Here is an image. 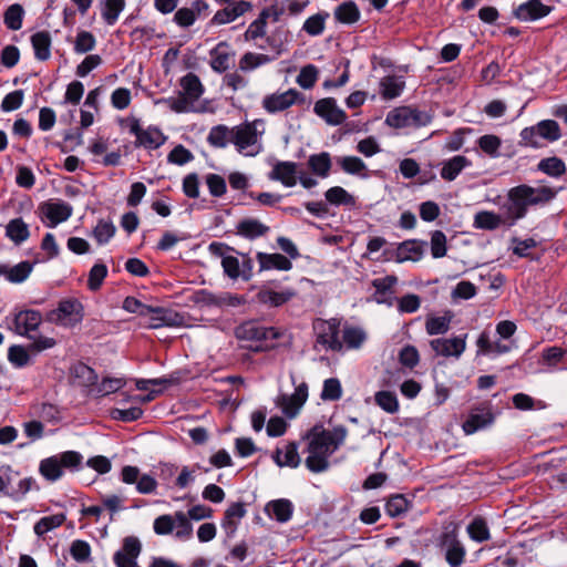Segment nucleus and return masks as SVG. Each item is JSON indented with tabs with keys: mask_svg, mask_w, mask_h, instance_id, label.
Returning a JSON list of instances; mask_svg holds the SVG:
<instances>
[{
	"mask_svg": "<svg viewBox=\"0 0 567 567\" xmlns=\"http://www.w3.org/2000/svg\"><path fill=\"white\" fill-rule=\"evenodd\" d=\"M347 429L343 425L326 430L321 425H315L306 435L308 440L305 464L312 473H322L330 466L329 457L342 445L347 437Z\"/></svg>",
	"mask_w": 567,
	"mask_h": 567,
	"instance_id": "1",
	"label": "nucleus"
},
{
	"mask_svg": "<svg viewBox=\"0 0 567 567\" xmlns=\"http://www.w3.org/2000/svg\"><path fill=\"white\" fill-rule=\"evenodd\" d=\"M556 193L547 186L532 187L522 184L511 188L507 193V200L503 205L508 226L524 218L528 212V207L545 205L549 203Z\"/></svg>",
	"mask_w": 567,
	"mask_h": 567,
	"instance_id": "2",
	"label": "nucleus"
},
{
	"mask_svg": "<svg viewBox=\"0 0 567 567\" xmlns=\"http://www.w3.org/2000/svg\"><path fill=\"white\" fill-rule=\"evenodd\" d=\"M179 85L182 91L176 97L165 100L168 107L175 113H187L194 110V104L204 93V86L195 73L184 75Z\"/></svg>",
	"mask_w": 567,
	"mask_h": 567,
	"instance_id": "3",
	"label": "nucleus"
},
{
	"mask_svg": "<svg viewBox=\"0 0 567 567\" xmlns=\"http://www.w3.org/2000/svg\"><path fill=\"white\" fill-rule=\"evenodd\" d=\"M83 456L75 451H66L43 458L39 464V473L49 482H55L63 476V470H76Z\"/></svg>",
	"mask_w": 567,
	"mask_h": 567,
	"instance_id": "4",
	"label": "nucleus"
},
{
	"mask_svg": "<svg viewBox=\"0 0 567 567\" xmlns=\"http://www.w3.org/2000/svg\"><path fill=\"white\" fill-rule=\"evenodd\" d=\"M235 334L240 340L264 341L265 346L255 348L256 351H262L275 348V341L282 336V332L274 327H265L259 321L250 320L238 326Z\"/></svg>",
	"mask_w": 567,
	"mask_h": 567,
	"instance_id": "5",
	"label": "nucleus"
},
{
	"mask_svg": "<svg viewBox=\"0 0 567 567\" xmlns=\"http://www.w3.org/2000/svg\"><path fill=\"white\" fill-rule=\"evenodd\" d=\"M316 346H321L324 350L340 352L343 343L339 339L340 322L337 319L322 320L315 322Z\"/></svg>",
	"mask_w": 567,
	"mask_h": 567,
	"instance_id": "6",
	"label": "nucleus"
},
{
	"mask_svg": "<svg viewBox=\"0 0 567 567\" xmlns=\"http://www.w3.org/2000/svg\"><path fill=\"white\" fill-rule=\"evenodd\" d=\"M429 120L425 113L409 106H402L389 112L385 123L391 127L403 128L425 125Z\"/></svg>",
	"mask_w": 567,
	"mask_h": 567,
	"instance_id": "7",
	"label": "nucleus"
},
{
	"mask_svg": "<svg viewBox=\"0 0 567 567\" xmlns=\"http://www.w3.org/2000/svg\"><path fill=\"white\" fill-rule=\"evenodd\" d=\"M495 416L489 402H483L473 406L464 421L462 427L465 434L470 435L484 430L494 423Z\"/></svg>",
	"mask_w": 567,
	"mask_h": 567,
	"instance_id": "8",
	"label": "nucleus"
},
{
	"mask_svg": "<svg viewBox=\"0 0 567 567\" xmlns=\"http://www.w3.org/2000/svg\"><path fill=\"white\" fill-rule=\"evenodd\" d=\"M128 127L130 133L136 137V146H142L147 150H156L166 141V136L158 127L148 126L147 128H142L140 121L135 117L130 118Z\"/></svg>",
	"mask_w": 567,
	"mask_h": 567,
	"instance_id": "9",
	"label": "nucleus"
},
{
	"mask_svg": "<svg viewBox=\"0 0 567 567\" xmlns=\"http://www.w3.org/2000/svg\"><path fill=\"white\" fill-rule=\"evenodd\" d=\"M440 548L451 567H461L465 560L466 549L458 540L455 530L444 532L440 536Z\"/></svg>",
	"mask_w": 567,
	"mask_h": 567,
	"instance_id": "10",
	"label": "nucleus"
},
{
	"mask_svg": "<svg viewBox=\"0 0 567 567\" xmlns=\"http://www.w3.org/2000/svg\"><path fill=\"white\" fill-rule=\"evenodd\" d=\"M278 286L275 281H268L262 285L256 295V300L265 306L280 307L290 301L297 291L293 288L277 289Z\"/></svg>",
	"mask_w": 567,
	"mask_h": 567,
	"instance_id": "11",
	"label": "nucleus"
},
{
	"mask_svg": "<svg viewBox=\"0 0 567 567\" xmlns=\"http://www.w3.org/2000/svg\"><path fill=\"white\" fill-rule=\"evenodd\" d=\"M52 315L59 324L72 328L83 320L84 307L76 299H64L59 302Z\"/></svg>",
	"mask_w": 567,
	"mask_h": 567,
	"instance_id": "12",
	"label": "nucleus"
},
{
	"mask_svg": "<svg viewBox=\"0 0 567 567\" xmlns=\"http://www.w3.org/2000/svg\"><path fill=\"white\" fill-rule=\"evenodd\" d=\"M308 399V384L306 382H301L295 389V392L291 395L280 394L276 399V404L282 411V413L289 417H295L302 405L306 403Z\"/></svg>",
	"mask_w": 567,
	"mask_h": 567,
	"instance_id": "13",
	"label": "nucleus"
},
{
	"mask_svg": "<svg viewBox=\"0 0 567 567\" xmlns=\"http://www.w3.org/2000/svg\"><path fill=\"white\" fill-rule=\"evenodd\" d=\"M298 102H303L302 94L295 89H289L282 93L267 95L262 101V106L268 113H277Z\"/></svg>",
	"mask_w": 567,
	"mask_h": 567,
	"instance_id": "14",
	"label": "nucleus"
},
{
	"mask_svg": "<svg viewBox=\"0 0 567 567\" xmlns=\"http://www.w3.org/2000/svg\"><path fill=\"white\" fill-rule=\"evenodd\" d=\"M42 323V315L38 310H20L13 316L12 330L19 334L32 338L29 333L35 331Z\"/></svg>",
	"mask_w": 567,
	"mask_h": 567,
	"instance_id": "15",
	"label": "nucleus"
},
{
	"mask_svg": "<svg viewBox=\"0 0 567 567\" xmlns=\"http://www.w3.org/2000/svg\"><path fill=\"white\" fill-rule=\"evenodd\" d=\"M142 545L134 536L125 537L120 550L114 554L113 560L116 567H138L137 557L141 554Z\"/></svg>",
	"mask_w": 567,
	"mask_h": 567,
	"instance_id": "16",
	"label": "nucleus"
},
{
	"mask_svg": "<svg viewBox=\"0 0 567 567\" xmlns=\"http://www.w3.org/2000/svg\"><path fill=\"white\" fill-rule=\"evenodd\" d=\"M313 111L329 125H340L347 120L346 112L337 105V101L333 97L317 101Z\"/></svg>",
	"mask_w": 567,
	"mask_h": 567,
	"instance_id": "17",
	"label": "nucleus"
},
{
	"mask_svg": "<svg viewBox=\"0 0 567 567\" xmlns=\"http://www.w3.org/2000/svg\"><path fill=\"white\" fill-rule=\"evenodd\" d=\"M466 337L467 334L451 339L437 338L433 339L430 344L437 355L458 358L465 351Z\"/></svg>",
	"mask_w": 567,
	"mask_h": 567,
	"instance_id": "18",
	"label": "nucleus"
},
{
	"mask_svg": "<svg viewBox=\"0 0 567 567\" xmlns=\"http://www.w3.org/2000/svg\"><path fill=\"white\" fill-rule=\"evenodd\" d=\"M396 284L398 277L393 275H388L385 277L372 280V286L375 289L373 293V300L377 303H382L386 305L388 307H392L395 302L393 288Z\"/></svg>",
	"mask_w": 567,
	"mask_h": 567,
	"instance_id": "19",
	"label": "nucleus"
},
{
	"mask_svg": "<svg viewBox=\"0 0 567 567\" xmlns=\"http://www.w3.org/2000/svg\"><path fill=\"white\" fill-rule=\"evenodd\" d=\"M258 141V132L255 122H246L233 127V141L238 152H244L254 146Z\"/></svg>",
	"mask_w": 567,
	"mask_h": 567,
	"instance_id": "20",
	"label": "nucleus"
},
{
	"mask_svg": "<svg viewBox=\"0 0 567 567\" xmlns=\"http://www.w3.org/2000/svg\"><path fill=\"white\" fill-rule=\"evenodd\" d=\"M42 215L49 219L50 227H55L58 224L65 221L72 215V206L65 202H47L40 206Z\"/></svg>",
	"mask_w": 567,
	"mask_h": 567,
	"instance_id": "21",
	"label": "nucleus"
},
{
	"mask_svg": "<svg viewBox=\"0 0 567 567\" xmlns=\"http://www.w3.org/2000/svg\"><path fill=\"white\" fill-rule=\"evenodd\" d=\"M252 9V4L249 1L239 0L233 2L231 6L218 10L212 18L210 25H220L235 21L238 17L245 14Z\"/></svg>",
	"mask_w": 567,
	"mask_h": 567,
	"instance_id": "22",
	"label": "nucleus"
},
{
	"mask_svg": "<svg viewBox=\"0 0 567 567\" xmlns=\"http://www.w3.org/2000/svg\"><path fill=\"white\" fill-rule=\"evenodd\" d=\"M297 168L298 164L295 162H277L269 173V178L278 181L287 187H292L297 184Z\"/></svg>",
	"mask_w": 567,
	"mask_h": 567,
	"instance_id": "23",
	"label": "nucleus"
},
{
	"mask_svg": "<svg viewBox=\"0 0 567 567\" xmlns=\"http://www.w3.org/2000/svg\"><path fill=\"white\" fill-rule=\"evenodd\" d=\"M550 12V7L542 3L540 0H528L519 4L515 11V17L520 21H534L546 17Z\"/></svg>",
	"mask_w": 567,
	"mask_h": 567,
	"instance_id": "24",
	"label": "nucleus"
},
{
	"mask_svg": "<svg viewBox=\"0 0 567 567\" xmlns=\"http://www.w3.org/2000/svg\"><path fill=\"white\" fill-rule=\"evenodd\" d=\"M271 457L279 467L287 466L297 468L301 463V458L298 453V444L296 442H289L284 446V449L277 447Z\"/></svg>",
	"mask_w": 567,
	"mask_h": 567,
	"instance_id": "25",
	"label": "nucleus"
},
{
	"mask_svg": "<svg viewBox=\"0 0 567 567\" xmlns=\"http://www.w3.org/2000/svg\"><path fill=\"white\" fill-rule=\"evenodd\" d=\"M425 241L410 239L401 243L395 250V261L404 262L408 260L417 261L423 256Z\"/></svg>",
	"mask_w": 567,
	"mask_h": 567,
	"instance_id": "26",
	"label": "nucleus"
},
{
	"mask_svg": "<svg viewBox=\"0 0 567 567\" xmlns=\"http://www.w3.org/2000/svg\"><path fill=\"white\" fill-rule=\"evenodd\" d=\"M228 43L219 42L214 49L210 50V66L217 73H224L229 68L234 60L235 53L228 52Z\"/></svg>",
	"mask_w": 567,
	"mask_h": 567,
	"instance_id": "27",
	"label": "nucleus"
},
{
	"mask_svg": "<svg viewBox=\"0 0 567 567\" xmlns=\"http://www.w3.org/2000/svg\"><path fill=\"white\" fill-rule=\"evenodd\" d=\"M34 264L35 262L31 261H21L12 267L0 264V276H4L6 279L12 284H21L30 276Z\"/></svg>",
	"mask_w": 567,
	"mask_h": 567,
	"instance_id": "28",
	"label": "nucleus"
},
{
	"mask_svg": "<svg viewBox=\"0 0 567 567\" xmlns=\"http://www.w3.org/2000/svg\"><path fill=\"white\" fill-rule=\"evenodd\" d=\"M256 258L260 271L271 269L287 271L292 268V262L281 254L257 252Z\"/></svg>",
	"mask_w": 567,
	"mask_h": 567,
	"instance_id": "29",
	"label": "nucleus"
},
{
	"mask_svg": "<svg viewBox=\"0 0 567 567\" xmlns=\"http://www.w3.org/2000/svg\"><path fill=\"white\" fill-rule=\"evenodd\" d=\"M246 508L243 503H233L225 511L221 527L225 529L228 536H233L238 527L241 518L246 516Z\"/></svg>",
	"mask_w": 567,
	"mask_h": 567,
	"instance_id": "30",
	"label": "nucleus"
},
{
	"mask_svg": "<svg viewBox=\"0 0 567 567\" xmlns=\"http://www.w3.org/2000/svg\"><path fill=\"white\" fill-rule=\"evenodd\" d=\"M34 56L39 61H47L51 56L52 37L49 31H38L30 38Z\"/></svg>",
	"mask_w": 567,
	"mask_h": 567,
	"instance_id": "31",
	"label": "nucleus"
},
{
	"mask_svg": "<svg viewBox=\"0 0 567 567\" xmlns=\"http://www.w3.org/2000/svg\"><path fill=\"white\" fill-rule=\"evenodd\" d=\"M333 17L341 24H354L360 20L361 12L354 1L347 0L334 8Z\"/></svg>",
	"mask_w": 567,
	"mask_h": 567,
	"instance_id": "32",
	"label": "nucleus"
},
{
	"mask_svg": "<svg viewBox=\"0 0 567 567\" xmlns=\"http://www.w3.org/2000/svg\"><path fill=\"white\" fill-rule=\"evenodd\" d=\"M237 235L255 239L265 236L269 231V227L256 218H244L236 226Z\"/></svg>",
	"mask_w": 567,
	"mask_h": 567,
	"instance_id": "33",
	"label": "nucleus"
},
{
	"mask_svg": "<svg viewBox=\"0 0 567 567\" xmlns=\"http://www.w3.org/2000/svg\"><path fill=\"white\" fill-rule=\"evenodd\" d=\"M504 224L508 225L506 216L503 218L501 215L489 210H481L476 213L473 221V226L476 229L483 230H495Z\"/></svg>",
	"mask_w": 567,
	"mask_h": 567,
	"instance_id": "34",
	"label": "nucleus"
},
{
	"mask_svg": "<svg viewBox=\"0 0 567 567\" xmlns=\"http://www.w3.org/2000/svg\"><path fill=\"white\" fill-rule=\"evenodd\" d=\"M71 375L73 378V382L80 386H92L97 382L96 372L83 362H76L71 368Z\"/></svg>",
	"mask_w": 567,
	"mask_h": 567,
	"instance_id": "35",
	"label": "nucleus"
},
{
	"mask_svg": "<svg viewBox=\"0 0 567 567\" xmlns=\"http://www.w3.org/2000/svg\"><path fill=\"white\" fill-rule=\"evenodd\" d=\"M471 165V161L463 155H456L442 164L441 177L444 181L452 182L457 175Z\"/></svg>",
	"mask_w": 567,
	"mask_h": 567,
	"instance_id": "36",
	"label": "nucleus"
},
{
	"mask_svg": "<svg viewBox=\"0 0 567 567\" xmlns=\"http://www.w3.org/2000/svg\"><path fill=\"white\" fill-rule=\"evenodd\" d=\"M265 511L269 516L275 517L276 520L286 523L291 518L293 507L290 501L280 498L269 502Z\"/></svg>",
	"mask_w": 567,
	"mask_h": 567,
	"instance_id": "37",
	"label": "nucleus"
},
{
	"mask_svg": "<svg viewBox=\"0 0 567 567\" xmlns=\"http://www.w3.org/2000/svg\"><path fill=\"white\" fill-rule=\"evenodd\" d=\"M331 165V157L328 152L312 154L308 158V166L310 171L321 178H326L329 176Z\"/></svg>",
	"mask_w": 567,
	"mask_h": 567,
	"instance_id": "38",
	"label": "nucleus"
},
{
	"mask_svg": "<svg viewBox=\"0 0 567 567\" xmlns=\"http://www.w3.org/2000/svg\"><path fill=\"white\" fill-rule=\"evenodd\" d=\"M405 86V82L395 75L384 76L380 82V93L384 100L398 97Z\"/></svg>",
	"mask_w": 567,
	"mask_h": 567,
	"instance_id": "39",
	"label": "nucleus"
},
{
	"mask_svg": "<svg viewBox=\"0 0 567 567\" xmlns=\"http://www.w3.org/2000/svg\"><path fill=\"white\" fill-rule=\"evenodd\" d=\"M276 54L274 56L255 53V52H246L239 60L238 66L243 72H250L261 65H265L275 59H277Z\"/></svg>",
	"mask_w": 567,
	"mask_h": 567,
	"instance_id": "40",
	"label": "nucleus"
},
{
	"mask_svg": "<svg viewBox=\"0 0 567 567\" xmlns=\"http://www.w3.org/2000/svg\"><path fill=\"white\" fill-rule=\"evenodd\" d=\"M6 235L16 245H20L30 236L29 226L23 221L22 218L11 219L6 227Z\"/></svg>",
	"mask_w": 567,
	"mask_h": 567,
	"instance_id": "41",
	"label": "nucleus"
},
{
	"mask_svg": "<svg viewBox=\"0 0 567 567\" xmlns=\"http://www.w3.org/2000/svg\"><path fill=\"white\" fill-rule=\"evenodd\" d=\"M231 141L233 128H228L226 125L223 124L212 127L207 136V142L209 143V145L217 148L226 147L228 143H231Z\"/></svg>",
	"mask_w": 567,
	"mask_h": 567,
	"instance_id": "42",
	"label": "nucleus"
},
{
	"mask_svg": "<svg viewBox=\"0 0 567 567\" xmlns=\"http://www.w3.org/2000/svg\"><path fill=\"white\" fill-rule=\"evenodd\" d=\"M328 18L329 13L327 11H320L310 16L303 22L302 30L310 37H318L323 33Z\"/></svg>",
	"mask_w": 567,
	"mask_h": 567,
	"instance_id": "43",
	"label": "nucleus"
},
{
	"mask_svg": "<svg viewBox=\"0 0 567 567\" xmlns=\"http://www.w3.org/2000/svg\"><path fill=\"white\" fill-rule=\"evenodd\" d=\"M23 17V7L19 3H13L4 11L3 22L9 30L18 31L22 28Z\"/></svg>",
	"mask_w": 567,
	"mask_h": 567,
	"instance_id": "44",
	"label": "nucleus"
},
{
	"mask_svg": "<svg viewBox=\"0 0 567 567\" xmlns=\"http://www.w3.org/2000/svg\"><path fill=\"white\" fill-rule=\"evenodd\" d=\"M537 168L548 176L560 177L566 172V164L559 157L553 156L542 159Z\"/></svg>",
	"mask_w": 567,
	"mask_h": 567,
	"instance_id": "45",
	"label": "nucleus"
},
{
	"mask_svg": "<svg viewBox=\"0 0 567 567\" xmlns=\"http://www.w3.org/2000/svg\"><path fill=\"white\" fill-rule=\"evenodd\" d=\"M327 202L336 206H353L354 197L340 186H333L324 193Z\"/></svg>",
	"mask_w": 567,
	"mask_h": 567,
	"instance_id": "46",
	"label": "nucleus"
},
{
	"mask_svg": "<svg viewBox=\"0 0 567 567\" xmlns=\"http://www.w3.org/2000/svg\"><path fill=\"white\" fill-rule=\"evenodd\" d=\"M65 519L66 517L62 513L42 517L35 523L33 530L35 535L41 537L48 532L60 527L65 522Z\"/></svg>",
	"mask_w": 567,
	"mask_h": 567,
	"instance_id": "47",
	"label": "nucleus"
},
{
	"mask_svg": "<svg viewBox=\"0 0 567 567\" xmlns=\"http://www.w3.org/2000/svg\"><path fill=\"white\" fill-rule=\"evenodd\" d=\"M374 401L384 412L394 414L399 411V401L394 392L379 391L374 394Z\"/></svg>",
	"mask_w": 567,
	"mask_h": 567,
	"instance_id": "48",
	"label": "nucleus"
},
{
	"mask_svg": "<svg viewBox=\"0 0 567 567\" xmlns=\"http://www.w3.org/2000/svg\"><path fill=\"white\" fill-rule=\"evenodd\" d=\"M410 507V502L401 494L392 495L385 504V513L392 517H400Z\"/></svg>",
	"mask_w": 567,
	"mask_h": 567,
	"instance_id": "49",
	"label": "nucleus"
},
{
	"mask_svg": "<svg viewBox=\"0 0 567 567\" xmlns=\"http://www.w3.org/2000/svg\"><path fill=\"white\" fill-rule=\"evenodd\" d=\"M125 8L124 0H105L104 7L102 9V18L106 24L113 25L117 19L120 13Z\"/></svg>",
	"mask_w": 567,
	"mask_h": 567,
	"instance_id": "50",
	"label": "nucleus"
},
{
	"mask_svg": "<svg viewBox=\"0 0 567 567\" xmlns=\"http://www.w3.org/2000/svg\"><path fill=\"white\" fill-rule=\"evenodd\" d=\"M289 31L284 27H278L270 35L266 38L268 47L275 52L276 56L285 51V43L288 40Z\"/></svg>",
	"mask_w": 567,
	"mask_h": 567,
	"instance_id": "51",
	"label": "nucleus"
},
{
	"mask_svg": "<svg viewBox=\"0 0 567 567\" xmlns=\"http://www.w3.org/2000/svg\"><path fill=\"white\" fill-rule=\"evenodd\" d=\"M123 309L127 312L137 313L140 316H147L154 312H163V308L144 305L134 297H126L124 299Z\"/></svg>",
	"mask_w": 567,
	"mask_h": 567,
	"instance_id": "52",
	"label": "nucleus"
},
{
	"mask_svg": "<svg viewBox=\"0 0 567 567\" xmlns=\"http://www.w3.org/2000/svg\"><path fill=\"white\" fill-rule=\"evenodd\" d=\"M540 138L548 142L558 141L561 137L560 127L554 120H544L536 124Z\"/></svg>",
	"mask_w": 567,
	"mask_h": 567,
	"instance_id": "53",
	"label": "nucleus"
},
{
	"mask_svg": "<svg viewBox=\"0 0 567 567\" xmlns=\"http://www.w3.org/2000/svg\"><path fill=\"white\" fill-rule=\"evenodd\" d=\"M266 27L267 14L266 12H260L258 18L249 24L248 29L244 33L245 40L252 41L258 38H264L266 35Z\"/></svg>",
	"mask_w": 567,
	"mask_h": 567,
	"instance_id": "54",
	"label": "nucleus"
},
{
	"mask_svg": "<svg viewBox=\"0 0 567 567\" xmlns=\"http://www.w3.org/2000/svg\"><path fill=\"white\" fill-rule=\"evenodd\" d=\"M337 163L343 172L351 175H361L367 169L365 163L357 156L338 157Z\"/></svg>",
	"mask_w": 567,
	"mask_h": 567,
	"instance_id": "55",
	"label": "nucleus"
},
{
	"mask_svg": "<svg viewBox=\"0 0 567 567\" xmlns=\"http://www.w3.org/2000/svg\"><path fill=\"white\" fill-rule=\"evenodd\" d=\"M115 230L116 228L111 220L101 219L93 229V237L99 245H104L114 236Z\"/></svg>",
	"mask_w": 567,
	"mask_h": 567,
	"instance_id": "56",
	"label": "nucleus"
},
{
	"mask_svg": "<svg viewBox=\"0 0 567 567\" xmlns=\"http://www.w3.org/2000/svg\"><path fill=\"white\" fill-rule=\"evenodd\" d=\"M477 144L480 148L489 157H498L499 156V147L502 145V141L497 135L486 134L481 136L477 140Z\"/></svg>",
	"mask_w": 567,
	"mask_h": 567,
	"instance_id": "57",
	"label": "nucleus"
},
{
	"mask_svg": "<svg viewBox=\"0 0 567 567\" xmlns=\"http://www.w3.org/2000/svg\"><path fill=\"white\" fill-rule=\"evenodd\" d=\"M107 276V267L102 262H96L89 271L87 288L91 291H97Z\"/></svg>",
	"mask_w": 567,
	"mask_h": 567,
	"instance_id": "58",
	"label": "nucleus"
},
{
	"mask_svg": "<svg viewBox=\"0 0 567 567\" xmlns=\"http://www.w3.org/2000/svg\"><path fill=\"white\" fill-rule=\"evenodd\" d=\"M342 396L341 382L337 378L324 380L322 391L320 394L323 401H338Z\"/></svg>",
	"mask_w": 567,
	"mask_h": 567,
	"instance_id": "59",
	"label": "nucleus"
},
{
	"mask_svg": "<svg viewBox=\"0 0 567 567\" xmlns=\"http://www.w3.org/2000/svg\"><path fill=\"white\" fill-rule=\"evenodd\" d=\"M467 533L470 537L477 543L488 540L491 537L488 526L483 518H475L467 526Z\"/></svg>",
	"mask_w": 567,
	"mask_h": 567,
	"instance_id": "60",
	"label": "nucleus"
},
{
	"mask_svg": "<svg viewBox=\"0 0 567 567\" xmlns=\"http://www.w3.org/2000/svg\"><path fill=\"white\" fill-rule=\"evenodd\" d=\"M176 533L175 537L181 540H187L193 536V525L184 512H175Z\"/></svg>",
	"mask_w": 567,
	"mask_h": 567,
	"instance_id": "61",
	"label": "nucleus"
},
{
	"mask_svg": "<svg viewBox=\"0 0 567 567\" xmlns=\"http://www.w3.org/2000/svg\"><path fill=\"white\" fill-rule=\"evenodd\" d=\"M29 351V348L25 349L22 346L13 344L8 350V360L16 368H23L30 362Z\"/></svg>",
	"mask_w": 567,
	"mask_h": 567,
	"instance_id": "62",
	"label": "nucleus"
},
{
	"mask_svg": "<svg viewBox=\"0 0 567 567\" xmlns=\"http://www.w3.org/2000/svg\"><path fill=\"white\" fill-rule=\"evenodd\" d=\"M395 302L400 313H413L421 307V298L415 293H408L401 298L395 297Z\"/></svg>",
	"mask_w": 567,
	"mask_h": 567,
	"instance_id": "63",
	"label": "nucleus"
},
{
	"mask_svg": "<svg viewBox=\"0 0 567 567\" xmlns=\"http://www.w3.org/2000/svg\"><path fill=\"white\" fill-rule=\"evenodd\" d=\"M318 69L313 64H308L303 66L298 76H297V83L302 89L309 90L315 86L317 80H318Z\"/></svg>",
	"mask_w": 567,
	"mask_h": 567,
	"instance_id": "64",
	"label": "nucleus"
}]
</instances>
